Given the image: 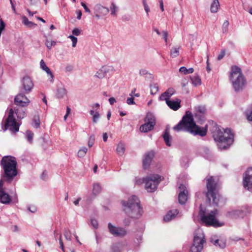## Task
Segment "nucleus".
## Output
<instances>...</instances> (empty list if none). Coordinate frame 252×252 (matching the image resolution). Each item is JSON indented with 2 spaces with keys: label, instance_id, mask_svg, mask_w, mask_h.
<instances>
[{
  "label": "nucleus",
  "instance_id": "obj_10",
  "mask_svg": "<svg viewBox=\"0 0 252 252\" xmlns=\"http://www.w3.org/2000/svg\"><path fill=\"white\" fill-rule=\"evenodd\" d=\"M7 129L13 132L19 131V125L14 118V111L12 109H10L9 111L8 116L6 119L5 124L4 130Z\"/></svg>",
  "mask_w": 252,
  "mask_h": 252
},
{
  "label": "nucleus",
  "instance_id": "obj_6",
  "mask_svg": "<svg viewBox=\"0 0 252 252\" xmlns=\"http://www.w3.org/2000/svg\"><path fill=\"white\" fill-rule=\"evenodd\" d=\"M207 192L206 193L207 200L210 204L218 206L219 195L217 194L218 179L211 176L207 179Z\"/></svg>",
  "mask_w": 252,
  "mask_h": 252
},
{
  "label": "nucleus",
  "instance_id": "obj_44",
  "mask_svg": "<svg viewBox=\"0 0 252 252\" xmlns=\"http://www.w3.org/2000/svg\"><path fill=\"white\" fill-rule=\"evenodd\" d=\"M100 118V115L98 112L96 111L95 114L93 116V122L94 123H96Z\"/></svg>",
  "mask_w": 252,
  "mask_h": 252
},
{
  "label": "nucleus",
  "instance_id": "obj_17",
  "mask_svg": "<svg viewBox=\"0 0 252 252\" xmlns=\"http://www.w3.org/2000/svg\"><path fill=\"white\" fill-rule=\"evenodd\" d=\"M251 209L248 207H246V211L243 210H233L228 212L229 215L234 218H243L247 213H249Z\"/></svg>",
  "mask_w": 252,
  "mask_h": 252
},
{
  "label": "nucleus",
  "instance_id": "obj_2",
  "mask_svg": "<svg viewBox=\"0 0 252 252\" xmlns=\"http://www.w3.org/2000/svg\"><path fill=\"white\" fill-rule=\"evenodd\" d=\"M0 165L3 170L2 178L5 182L11 183L18 174L15 158L10 156L3 157L0 161Z\"/></svg>",
  "mask_w": 252,
  "mask_h": 252
},
{
  "label": "nucleus",
  "instance_id": "obj_38",
  "mask_svg": "<svg viewBox=\"0 0 252 252\" xmlns=\"http://www.w3.org/2000/svg\"><path fill=\"white\" fill-rule=\"evenodd\" d=\"M88 151V149L86 147H83L80 148V149L79 150L78 152V156L79 158H82L85 156L86 155L87 152Z\"/></svg>",
  "mask_w": 252,
  "mask_h": 252
},
{
  "label": "nucleus",
  "instance_id": "obj_3",
  "mask_svg": "<svg viewBox=\"0 0 252 252\" xmlns=\"http://www.w3.org/2000/svg\"><path fill=\"white\" fill-rule=\"evenodd\" d=\"M213 136L214 140L218 142V147L221 150L227 149L233 142V134L228 128L224 129L216 127L213 132Z\"/></svg>",
  "mask_w": 252,
  "mask_h": 252
},
{
  "label": "nucleus",
  "instance_id": "obj_34",
  "mask_svg": "<svg viewBox=\"0 0 252 252\" xmlns=\"http://www.w3.org/2000/svg\"><path fill=\"white\" fill-rule=\"evenodd\" d=\"M220 6L218 0H214L213 3L211 4L210 10L211 12L216 13L217 12L218 7Z\"/></svg>",
  "mask_w": 252,
  "mask_h": 252
},
{
  "label": "nucleus",
  "instance_id": "obj_23",
  "mask_svg": "<svg viewBox=\"0 0 252 252\" xmlns=\"http://www.w3.org/2000/svg\"><path fill=\"white\" fill-rule=\"evenodd\" d=\"M14 109L18 119H22L26 116V108L24 107L17 105Z\"/></svg>",
  "mask_w": 252,
  "mask_h": 252
},
{
  "label": "nucleus",
  "instance_id": "obj_9",
  "mask_svg": "<svg viewBox=\"0 0 252 252\" xmlns=\"http://www.w3.org/2000/svg\"><path fill=\"white\" fill-rule=\"evenodd\" d=\"M206 241L203 231L198 229L194 233L193 241L190 251L195 252L202 251L206 244Z\"/></svg>",
  "mask_w": 252,
  "mask_h": 252
},
{
  "label": "nucleus",
  "instance_id": "obj_62",
  "mask_svg": "<svg viewBox=\"0 0 252 252\" xmlns=\"http://www.w3.org/2000/svg\"><path fill=\"white\" fill-rule=\"evenodd\" d=\"M109 102L110 104L113 105L114 103L116 102V100L114 97H110L109 99Z\"/></svg>",
  "mask_w": 252,
  "mask_h": 252
},
{
  "label": "nucleus",
  "instance_id": "obj_7",
  "mask_svg": "<svg viewBox=\"0 0 252 252\" xmlns=\"http://www.w3.org/2000/svg\"><path fill=\"white\" fill-rule=\"evenodd\" d=\"M202 204H200V210L199 215L201 220L206 226H213L214 227H219L223 225V223H220L216 219V216L218 213L217 209L212 211L209 214L206 215L205 212L201 208Z\"/></svg>",
  "mask_w": 252,
  "mask_h": 252
},
{
  "label": "nucleus",
  "instance_id": "obj_58",
  "mask_svg": "<svg viewBox=\"0 0 252 252\" xmlns=\"http://www.w3.org/2000/svg\"><path fill=\"white\" fill-rule=\"evenodd\" d=\"M224 55H225V51L224 50L221 51L220 54L218 57V60H221L223 58Z\"/></svg>",
  "mask_w": 252,
  "mask_h": 252
},
{
  "label": "nucleus",
  "instance_id": "obj_40",
  "mask_svg": "<svg viewBox=\"0 0 252 252\" xmlns=\"http://www.w3.org/2000/svg\"><path fill=\"white\" fill-rule=\"evenodd\" d=\"M33 133L30 130H27L26 131V136L27 140L29 141L30 143H32V141Z\"/></svg>",
  "mask_w": 252,
  "mask_h": 252
},
{
  "label": "nucleus",
  "instance_id": "obj_15",
  "mask_svg": "<svg viewBox=\"0 0 252 252\" xmlns=\"http://www.w3.org/2000/svg\"><path fill=\"white\" fill-rule=\"evenodd\" d=\"M25 94V93L21 92L15 96L14 99L15 105L25 107L29 104L30 100Z\"/></svg>",
  "mask_w": 252,
  "mask_h": 252
},
{
  "label": "nucleus",
  "instance_id": "obj_37",
  "mask_svg": "<svg viewBox=\"0 0 252 252\" xmlns=\"http://www.w3.org/2000/svg\"><path fill=\"white\" fill-rule=\"evenodd\" d=\"M151 94H155L158 91V87L157 84H151Z\"/></svg>",
  "mask_w": 252,
  "mask_h": 252
},
{
  "label": "nucleus",
  "instance_id": "obj_52",
  "mask_svg": "<svg viewBox=\"0 0 252 252\" xmlns=\"http://www.w3.org/2000/svg\"><path fill=\"white\" fill-rule=\"evenodd\" d=\"M167 37H168V32L166 31H163L162 32V37L165 41V42L167 43Z\"/></svg>",
  "mask_w": 252,
  "mask_h": 252
},
{
  "label": "nucleus",
  "instance_id": "obj_61",
  "mask_svg": "<svg viewBox=\"0 0 252 252\" xmlns=\"http://www.w3.org/2000/svg\"><path fill=\"white\" fill-rule=\"evenodd\" d=\"M208 58H209V56L207 55V62H206V63H207L206 69H207L208 72H210V71L211 70V67L209 66Z\"/></svg>",
  "mask_w": 252,
  "mask_h": 252
},
{
  "label": "nucleus",
  "instance_id": "obj_30",
  "mask_svg": "<svg viewBox=\"0 0 252 252\" xmlns=\"http://www.w3.org/2000/svg\"><path fill=\"white\" fill-rule=\"evenodd\" d=\"M116 151L119 155H123L125 152V144L123 143L120 142L117 145Z\"/></svg>",
  "mask_w": 252,
  "mask_h": 252
},
{
  "label": "nucleus",
  "instance_id": "obj_57",
  "mask_svg": "<svg viewBox=\"0 0 252 252\" xmlns=\"http://www.w3.org/2000/svg\"><path fill=\"white\" fill-rule=\"evenodd\" d=\"M148 73V72L147 70L144 69H142L139 70V74L141 76H144L145 75H146Z\"/></svg>",
  "mask_w": 252,
  "mask_h": 252
},
{
  "label": "nucleus",
  "instance_id": "obj_32",
  "mask_svg": "<svg viewBox=\"0 0 252 252\" xmlns=\"http://www.w3.org/2000/svg\"><path fill=\"white\" fill-rule=\"evenodd\" d=\"M67 94L66 90L64 88H60L57 90V96L59 98H63Z\"/></svg>",
  "mask_w": 252,
  "mask_h": 252
},
{
  "label": "nucleus",
  "instance_id": "obj_27",
  "mask_svg": "<svg viewBox=\"0 0 252 252\" xmlns=\"http://www.w3.org/2000/svg\"><path fill=\"white\" fill-rule=\"evenodd\" d=\"M154 127V126H153L152 124H150L147 122H145L144 124L140 126L139 129L141 132H147L153 129Z\"/></svg>",
  "mask_w": 252,
  "mask_h": 252
},
{
  "label": "nucleus",
  "instance_id": "obj_19",
  "mask_svg": "<svg viewBox=\"0 0 252 252\" xmlns=\"http://www.w3.org/2000/svg\"><path fill=\"white\" fill-rule=\"evenodd\" d=\"M181 102L180 99L176 98L174 100H166V103L170 109L177 111L181 107Z\"/></svg>",
  "mask_w": 252,
  "mask_h": 252
},
{
  "label": "nucleus",
  "instance_id": "obj_14",
  "mask_svg": "<svg viewBox=\"0 0 252 252\" xmlns=\"http://www.w3.org/2000/svg\"><path fill=\"white\" fill-rule=\"evenodd\" d=\"M188 191L186 187L183 184L179 187L178 201L181 204H184L188 200Z\"/></svg>",
  "mask_w": 252,
  "mask_h": 252
},
{
  "label": "nucleus",
  "instance_id": "obj_53",
  "mask_svg": "<svg viewBox=\"0 0 252 252\" xmlns=\"http://www.w3.org/2000/svg\"><path fill=\"white\" fill-rule=\"evenodd\" d=\"M81 5L83 7L86 12L90 13L91 11L89 8L87 6L86 4L84 2H81Z\"/></svg>",
  "mask_w": 252,
  "mask_h": 252
},
{
  "label": "nucleus",
  "instance_id": "obj_36",
  "mask_svg": "<svg viewBox=\"0 0 252 252\" xmlns=\"http://www.w3.org/2000/svg\"><path fill=\"white\" fill-rule=\"evenodd\" d=\"M190 79L192 83L195 86H197L201 84V79L198 75H194L190 77Z\"/></svg>",
  "mask_w": 252,
  "mask_h": 252
},
{
  "label": "nucleus",
  "instance_id": "obj_47",
  "mask_svg": "<svg viewBox=\"0 0 252 252\" xmlns=\"http://www.w3.org/2000/svg\"><path fill=\"white\" fill-rule=\"evenodd\" d=\"M95 140V137L94 135H92L90 136L89 140L88 141V146L90 147H91L94 144V142Z\"/></svg>",
  "mask_w": 252,
  "mask_h": 252
},
{
  "label": "nucleus",
  "instance_id": "obj_8",
  "mask_svg": "<svg viewBox=\"0 0 252 252\" xmlns=\"http://www.w3.org/2000/svg\"><path fill=\"white\" fill-rule=\"evenodd\" d=\"M160 181L161 176L158 174H153L142 180H137L136 183L140 184L144 182L145 183V189L147 191L152 192L156 190Z\"/></svg>",
  "mask_w": 252,
  "mask_h": 252
},
{
  "label": "nucleus",
  "instance_id": "obj_4",
  "mask_svg": "<svg viewBox=\"0 0 252 252\" xmlns=\"http://www.w3.org/2000/svg\"><path fill=\"white\" fill-rule=\"evenodd\" d=\"M122 204L126 214L132 219H138L143 213L142 207L140 205V200L135 195L130 197L127 201H122Z\"/></svg>",
  "mask_w": 252,
  "mask_h": 252
},
{
  "label": "nucleus",
  "instance_id": "obj_28",
  "mask_svg": "<svg viewBox=\"0 0 252 252\" xmlns=\"http://www.w3.org/2000/svg\"><path fill=\"white\" fill-rule=\"evenodd\" d=\"M210 242L216 246H218L220 248L223 249L225 247V243L222 240H220L219 239H216L215 241H213V237L210 238Z\"/></svg>",
  "mask_w": 252,
  "mask_h": 252
},
{
  "label": "nucleus",
  "instance_id": "obj_24",
  "mask_svg": "<svg viewBox=\"0 0 252 252\" xmlns=\"http://www.w3.org/2000/svg\"><path fill=\"white\" fill-rule=\"evenodd\" d=\"M11 201L9 195L4 190L0 191V202L3 204H8Z\"/></svg>",
  "mask_w": 252,
  "mask_h": 252
},
{
  "label": "nucleus",
  "instance_id": "obj_1",
  "mask_svg": "<svg viewBox=\"0 0 252 252\" xmlns=\"http://www.w3.org/2000/svg\"><path fill=\"white\" fill-rule=\"evenodd\" d=\"M173 129L177 131H187L193 135H199L202 137L207 134V128L196 125L194 122L192 113L189 111L186 112L182 120L173 127Z\"/></svg>",
  "mask_w": 252,
  "mask_h": 252
},
{
  "label": "nucleus",
  "instance_id": "obj_39",
  "mask_svg": "<svg viewBox=\"0 0 252 252\" xmlns=\"http://www.w3.org/2000/svg\"><path fill=\"white\" fill-rule=\"evenodd\" d=\"M101 191V187L98 183H95L94 184L93 186V193L96 194L100 192Z\"/></svg>",
  "mask_w": 252,
  "mask_h": 252
},
{
  "label": "nucleus",
  "instance_id": "obj_20",
  "mask_svg": "<svg viewBox=\"0 0 252 252\" xmlns=\"http://www.w3.org/2000/svg\"><path fill=\"white\" fill-rule=\"evenodd\" d=\"M40 66L42 70L46 72L48 76L49 77V79L50 82L52 83H53L54 76L43 60H41L40 62Z\"/></svg>",
  "mask_w": 252,
  "mask_h": 252
},
{
  "label": "nucleus",
  "instance_id": "obj_18",
  "mask_svg": "<svg viewBox=\"0 0 252 252\" xmlns=\"http://www.w3.org/2000/svg\"><path fill=\"white\" fill-rule=\"evenodd\" d=\"M154 157V153L153 151L148 152L145 155L143 160V168L146 169L148 168Z\"/></svg>",
  "mask_w": 252,
  "mask_h": 252
},
{
  "label": "nucleus",
  "instance_id": "obj_54",
  "mask_svg": "<svg viewBox=\"0 0 252 252\" xmlns=\"http://www.w3.org/2000/svg\"><path fill=\"white\" fill-rule=\"evenodd\" d=\"M59 243L60 245V248L62 249V251L64 252V247H63V242L62 239V235L60 234V238H59Z\"/></svg>",
  "mask_w": 252,
  "mask_h": 252
},
{
  "label": "nucleus",
  "instance_id": "obj_41",
  "mask_svg": "<svg viewBox=\"0 0 252 252\" xmlns=\"http://www.w3.org/2000/svg\"><path fill=\"white\" fill-rule=\"evenodd\" d=\"M229 24V22L227 20H225L223 23L222 26V30L223 33H226L227 32Z\"/></svg>",
  "mask_w": 252,
  "mask_h": 252
},
{
  "label": "nucleus",
  "instance_id": "obj_31",
  "mask_svg": "<svg viewBox=\"0 0 252 252\" xmlns=\"http://www.w3.org/2000/svg\"><path fill=\"white\" fill-rule=\"evenodd\" d=\"M180 46H177L174 47H172L170 50V56L172 58H176L178 57L180 54Z\"/></svg>",
  "mask_w": 252,
  "mask_h": 252
},
{
  "label": "nucleus",
  "instance_id": "obj_60",
  "mask_svg": "<svg viewBox=\"0 0 252 252\" xmlns=\"http://www.w3.org/2000/svg\"><path fill=\"white\" fill-rule=\"evenodd\" d=\"M124 224H125V225L126 226H128L130 223V220L128 218H127V219H125L124 220Z\"/></svg>",
  "mask_w": 252,
  "mask_h": 252
},
{
  "label": "nucleus",
  "instance_id": "obj_42",
  "mask_svg": "<svg viewBox=\"0 0 252 252\" xmlns=\"http://www.w3.org/2000/svg\"><path fill=\"white\" fill-rule=\"evenodd\" d=\"M64 236L66 240H68V241L71 240V233L69 230H66V229H64Z\"/></svg>",
  "mask_w": 252,
  "mask_h": 252
},
{
  "label": "nucleus",
  "instance_id": "obj_43",
  "mask_svg": "<svg viewBox=\"0 0 252 252\" xmlns=\"http://www.w3.org/2000/svg\"><path fill=\"white\" fill-rule=\"evenodd\" d=\"M196 109L197 112L201 114H204L206 111V107L203 105L198 106Z\"/></svg>",
  "mask_w": 252,
  "mask_h": 252
},
{
  "label": "nucleus",
  "instance_id": "obj_16",
  "mask_svg": "<svg viewBox=\"0 0 252 252\" xmlns=\"http://www.w3.org/2000/svg\"><path fill=\"white\" fill-rule=\"evenodd\" d=\"M94 9L95 16L97 19H99L101 16L107 15L109 12L108 8L103 6L100 4L95 5Z\"/></svg>",
  "mask_w": 252,
  "mask_h": 252
},
{
  "label": "nucleus",
  "instance_id": "obj_5",
  "mask_svg": "<svg viewBox=\"0 0 252 252\" xmlns=\"http://www.w3.org/2000/svg\"><path fill=\"white\" fill-rule=\"evenodd\" d=\"M229 78L235 92L242 90L246 85L247 81L241 68L236 65L231 67Z\"/></svg>",
  "mask_w": 252,
  "mask_h": 252
},
{
  "label": "nucleus",
  "instance_id": "obj_12",
  "mask_svg": "<svg viewBox=\"0 0 252 252\" xmlns=\"http://www.w3.org/2000/svg\"><path fill=\"white\" fill-rule=\"evenodd\" d=\"M243 184L245 189L252 192V168L249 167L243 174Z\"/></svg>",
  "mask_w": 252,
  "mask_h": 252
},
{
  "label": "nucleus",
  "instance_id": "obj_59",
  "mask_svg": "<svg viewBox=\"0 0 252 252\" xmlns=\"http://www.w3.org/2000/svg\"><path fill=\"white\" fill-rule=\"evenodd\" d=\"M76 13L77 15V19H78V20L81 19V16H82V12H81V11L80 10H77L76 11Z\"/></svg>",
  "mask_w": 252,
  "mask_h": 252
},
{
  "label": "nucleus",
  "instance_id": "obj_11",
  "mask_svg": "<svg viewBox=\"0 0 252 252\" xmlns=\"http://www.w3.org/2000/svg\"><path fill=\"white\" fill-rule=\"evenodd\" d=\"M34 85L31 78L28 76L23 77L21 80L20 91L25 94H29L33 88Z\"/></svg>",
  "mask_w": 252,
  "mask_h": 252
},
{
  "label": "nucleus",
  "instance_id": "obj_22",
  "mask_svg": "<svg viewBox=\"0 0 252 252\" xmlns=\"http://www.w3.org/2000/svg\"><path fill=\"white\" fill-rule=\"evenodd\" d=\"M175 93V90L172 88H168L165 92L162 93L159 96L160 100H169V98Z\"/></svg>",
  "mask_w": 252,
  "mask_h": 252
},
{
  "label": "nucleus",
  "instance_id": "obj_63",
  "mask_svg": "<svg viewBox=\"0 0 252 252\" xmlns=\"http://www.w3.org/2000/svg\"><path fill=\"white\" fill-rule=\"evenodd\" d=\"M247 119L250 121H252V110L247 115Z\"/></svg>",
  "mask_w": 252,
  "mask_h": 252
},
{
  "label": "nucleus",
  "instance_id": "obj_13",
  "mask_svg": "<svg viewBox=\"0 0 252 252\" xmlns=\"http://www.w3.org/2000/svg\"><path fill=\"white\" fill-rule=\"evenodd\" d=\"M108 228L110 233L117 237H123L126 234V231L122 227H116L109 222L108 224Z\"/></svg>",
  "mask_w": 252,
  "mask_h": 252
},
{
  "label": "nucleus",
  "instance_id": "obj_35",
  "mask_svg": "<svg viewBox=\"0 0 252 252\" xmlns=\"http://www.w3.org/2000/svg\"><path fill=\"white\" fill-rule=\"evenodd\" d=\"M23 22L26 26L29 28H34L37 25L36 24L29 21L28 19L26 16L23 17Z\"/></svg>",
  "mask_w": 252,
  "mask_h": 252
},
{
  "label": "nucleus",
  "instance_id": "obj_29",
  "mask_svg": "<svg viewBox=\"0 0 252 252\" xmlns=\"http://www.w3.org/2000/svg\"><path fill=\"white\" fill-rule=\"evenodd\" d=\"M163 137L164 141H165L166 145L167 146H170L171 145V142H170V140L171 139V137L170 136V135L169 134V131L167 129H166L164 131V133L163 135Z\"/></svg>",
  "mask_w": 252,
  "mask_h": 252
},
{
  "label": "nucleus",
  "instance_id": "obj_33",
  "mask_svg": "<svg viewBox=\"0 0 252 252\" xmlns=\"http://www.w3.org/2000/svg\"><path fill=\"white\" fill-rule=\"evenodd\" d=\"M40 125L39 116L38 115H35L34 116L32 119V126L37 128L39 127Z\"/></svg>",
  "mask_w": 252,
  "mask_h": 252
},
{
  "label": "nucleus",
  "instance_id": "obj_26",
  "mask_svg": "<svg viewBox=\"0 0 252 252\" xmlns=\"http://www.w3.org/2000/svg\"><path fill=\"white\" fill-rule=\"evenodd\" d=\"M145 121L147 123L152 124L154 126L156 125V118L153 114L151 112H148L147 114Z\"/></svg>",
  "mask_w": 252,
  "mask_h": 252
},
{
  "label": "nucleus",
  "instance_id": "obj_49",
  "mask_svg": "<svg viewBox=\"0 0 252 252\" xmlns=\"http://www.w3.org/2000/svg\"><path fill=\"white\" fill-rule=\"evenodd\" d=\"M91 225L95 228L97 229L98 228V223L96 220L95 219H91Z\"/></svg>",
  "mask_w": 252,
  "mask_h": 252
},
{
  "label": "nucleus",
  "instance_id": "obj_56",
  "mask_svg": "<svg viewBox=\"0 0 252 252\" xmlns=\"http://www.w3.org/2000/svg\"><path fill=\"white\" fill-rule=\"evenodd\" d=\"M45 44L48 49H51L52 48V43H51V40L47 39L45 42Z\"/></svg>",
  "mask_w": 252,
  "mask_h": 252
},
{
  "label": "nucleus",
  "instance_id": "obj_50",
  "mask_svg": "<svg viewBox=\"0 0 252 252\" xmlns=\"http://www.w3.org/2000/svg\"><path fill=\"white\" fill-rule=\"evenodd\" d=\"M72 32L73 35L78 36L81 33V31L78 28H75L72 30Z\"/></svg>",
  "mask_w": 252,
  "mask_h": 252
},
{
  "label": "nucleus",
  "instance_id": "obj_25",
  "mask_svg": "<svg viewBox=\"0 0 252 252\" xmlns=\"http://www.w3.org/2000/svg\"><path fill=\"white\" fill-rule=\"evenodd\" d=\"M178 213L179 212L177 209L170 210L164 217L163 220L166 222L169 221L173 218H174L176 217V216L178 214Z\"/></svg>",
  "mask_w": 252,
  "mask_h": 252
},
{
  "label": "nucleus",
  "instance_id": "obj_51",
  "mask_svg": "<svg viewBox=\"0 0 252 252\" xmlns=\"http://www.w3.org/2000/svg\"><path fill=\"white\" fill-rule=\"evenodd\" d=\"M126 103L128 105H132L135 104V102L134 101V97L131 96V97H128L127 98Z\"/></svg>",
  "mask_w": 252,
  "mask_h": 252
},
{
  "label": "nucleus",
  "instance_id": "obj_55",
  "mask_svg": "<svg viewBox=\"0 0 252 252\" xmlns=\"http://www.w3.org/2000/svg\"><path fill=\"white\" fill-rule=\"evenodd\" d=\"M179 71L184 73L185 74H187V68L185 66H182L179 69Z\"/></svg>",
  "mask_w": 252,
  "mask_h": 252
},
{
  "label": "nucleus",
  "instance_id": "obj_46",
  "mask_svg": "<svg viewBox=\"0 0 252 252\" xmlns=\"http://www.w3.org/2000/svg\"><path fill=\"white\" fill-rule=\"evenodd\" d=\"M110 10H111V14L112 15H116V12L117 10V7L115 4L114 3H112L111 6L110 7Z\"/></svg>",
  "mask_w": 252,
  "mask_h": 252
},
{
  "label": "nucleus",
  "instance_id": "obj_45",
  "mask_svg": "<svg viewBox=\"0 0 252 252\" xmlns=\"http://www.w3.org/2000/svg\"><path fill=\"white\" fill-rule=\"evenodd\" d=\"M68 38H69L72 41V47H75L76 46L77 42V38L72 35L68 36Z\"/></svg>",
  "mask_w": 252,
  "mask_h": 252
},
{
  "label": "nucleus",
  "instance_id": "obj_21",
  "mask_svg": "<svg viewBox=\"0 0 252 252\" xmlns=\"http://www.w3.org/2000/svg\"><path fill=\"white\" fill-rule=\"evenodd\" d=\"M111 69L112 67L110 66H103L96 72L95 76L99 79H102Z\"/></svg>",
  "mask_w": 252,
  "mask_h": 252
},
{
  "label": "nucleus",
  "instance_id": "obj_48",
  "mask_svg": "<svg viewBox=\"0 0 252 252\" xmlns=\"http://www.w3.org/2000/svg\"><path fill=\"white\" fill-rule=\"evenodd\" d=\"M28 209L32 213H35L37 211L36 207L35 205H31L28 206Z\"/></svg>",
  "mask_w": 252,
  "mask_h": 252
},
{
  "label": "nucleus",
  "instance_id": "obj_64",
  "mask_svg": "<svg viewBox=\"0 0 252 252\" xmlns=\"http://www.w3.org/2000/svg\"><path fill=\"white\" fill-rule=\"evenodd\" d=\"M47 175V173L46 171H44L41 175V178L42 180H45L46 176Z\"/></svg>",
  "mask_w": 252,
  "mask_h": 252
}]
</instances>
